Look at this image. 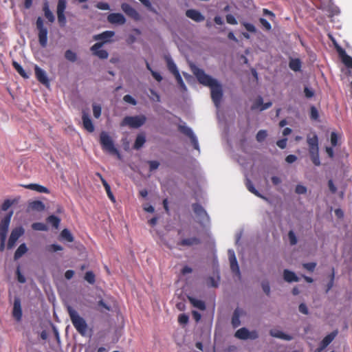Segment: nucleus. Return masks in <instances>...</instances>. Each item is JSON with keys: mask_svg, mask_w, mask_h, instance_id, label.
Masks as SVG:
<instances>
[{"mask_svg": "<svg viewBox=\"0 0 352 352\" xmlns=\"http://www.w3.org/2000/svg\"><path fill=\"white\" fill-rule=\"evenodd\" d=\"M191 70L200 84L210 88L211 98L214 105L219 107L223 94L221 84L217 79L208 75L203 69L195 65L191 66Z\"/></svg>", "mask_w": 352, "mask_h": 352, "instance_id": "f257e3e1", "label": "nucleus"}, {"mask_svg": "<svg viewBox=\"0 0 352 352\" xmlns=\"http://www.w3.org/2000/svg\"><path fill=\"white\" fill-rule=\"evenodd\" d=\"M72 322L76 329L82 336L85 335L87 331V324L84 318H82L78 313L74 310L71 306L67 307Z\"/></svg>", "mask_w": 352, "mask_h": 352, "instance_id": "f03ea898", "label": "nucleus"}, {"mask_svg": "<svg viewBox=\"0 0 352 352\" xmlns=\"http://www.w3.org/2000/svg\"><path fill=\"white\" fill-rule=\"evenodd\" d=\"M100 142L104 151L111 154H115L118 158H120V155L118 151L114 146L111 138L107 132H101L100 135Z\"/></svg>", "mask_w": 352, "mask_h": 352, "instance_id": "7ed1b4c3", "label": "nucleus"}, {"mask_svg": "<svg viewBox=\"0 0 352 352\" xmlns=\"http://www.w3.org/2000/svg\"><path fill=\"white\" fill-rule=\"evenodd\" d=\"M146 120V118L144 115L135 116H126L120 123L121 126H128L130 128H139L142 126Z\"/></svg>", "mask_w": 352, "mask_h": 352, "instance_id": "20e7f679", "label": "nucleus"}, {"mask_svg": "<svg viewBox=\"0 0 352 352\" xmlns=\"http://www.w3.org/2000/svg\"><path fill=\"white\" fill-rule=\"evenodd\" d=\"M234 336L240 340H255L258 334L256 331H250L247 328L242 327L235 332Z\"/></svg>", "mask_w": 352, "mask_h": 352, "instance_id": "39448f33", "label": "nucleus"}, {"mask_svg": "<svg viewBox=\"0 0 352 352\" xmlns=\"http://www.w3.org/2000/svg\"><path fill=\"white\" fill-rule=\"evenodd\" d=\"M166 63H167V66H168L169 71L173 74L178 84L181 86L182 88H183L184 90H186V85H185V84L182 78V76L177 68V66L175 64V63L173 62V60L170 58L167 57Z\"/></svg>", "mask_w": 352, "mask_h": 352, "instance_id": "423d86ee", "label": "nucleus"}, {"mask_svg": "<svg viewBox=\"0 0 352 352\" xmlns=\"http://www.w3.org/2000/svg\"><path fill=\"white\" fill-rule=\"evenodd\" d=\"M12 214V212H10L5 217L1 219L0 223V239H2L3 240L7 236V232Z\"/></svg>", "mask_w": 352, "mask_h": 352, "instance_id": "0eeeda50", "label": "nucleus"}, {"mask_svg": "<svg viewBox=\"0 0 352 352\" xmlns=\"http://www.w3.org/2000/svg\"><path fill=\"white\" fill-rule=\"evenodd\" d=\"M24 233V229L22 227H18L12 230L11 234L10 236L8 248L9 249H12L19 238L22 236Z\"/></svg>", "mask_w": 352, "mask_h": 352, "instance_id": "6e6552de", "label": "nucleus"}, {"mask_svg": "<svg viewBox=\"0 0 352 352\" xmlns=\"http://www.w3.org/2000/svg\"><path fill=\"white\" fill-rule=\"evenodd\" d=\"M102 45L103 43H96L91 47L90 50L94 56L99 58L107 59L109 57V54L106 50L101 49Z\"/></svg>", "mask_w": 352, "mask_h": 352, "instance_id": "1a4fd4ad", "label": "nucleus"}, {"mask_svg": "<svg viewBox=\"0 0 352 352\" xmlns=\"http://www.w3.org/2000/svg\"><path fill=\"white\" fill-rule=\"evenodd\" d=\"M122 11L135 21L140 20L141 17L138 12L128 3H122L121 6Z\"/></svg>", "mask_w": 352, "mask_h": 352, "instance_id": "9d476101", "label": "nucleus"}, {"mask_svg": "<svg viewBox=\"0 0 352 352\" xmlns=\"http://www.w3.org/2000/svg\"><path fill=\"white\" fill-rule=\"evenodd\" d=\"M82 125L85 130L89 133L94 131V126L88 113L83 110L82 112Z\"/></svg>", "mask_w": 352, "mask_h": 352, "instance_id": "9b49d317", "label": "nucleus"}, {"mask_svg": "<svg viewBox=\"0 0 352 352\" xmlns=\"http://www.w3.org/2000/svg\"><path fill=\"white\" fill-rule=\"evenodd\" d=\"M107 21L111 24L124 25L126 23V19L122 14L111 13L107 16Z\"/></svg>", "mask_w": 352, "mask_h": 352, "instance_id": "f8f14e48", "label": "nucleus"}, {"mask_svg": "<svg viewBox=\"0 0 352 352\" xmlns=\"http://www.w3.org/2000/svg\"><path fill=\"white\" fill-rule=\"evenodd\" d=\"M115 32L113 31H104L101 34H96L93 36L95 41H102L103 45L106 43L111 41V39L114 36Z\"/></svg>", "mask_w": 352, "mask_h": 352, "instance_id": "ddd939ff", "label": "nucleus"}, {"mask_svg": "<svg viewBox=\"0 0 352 352\" xmlns=\"http://www.w3.org/2000/svg\"><path fill=\"white\" fill-rule=\"evenodd\" d=\"M186 15L187 17L196 22H201L205 19L204 16L199 11L194 9L188 10L186 12Z\"/></svg>", "mask_w": 352, "mask_h": 352, "instance_id": "4468645a", "label": "nucleus"}, {"mask_svg": "<svg viewBox=\"0 0 352 352\" xmlns=\"http://www.w3.org/2000/svg\"><path fill=\"white\" fill-rule=\"evenodd\" d=\"M228 256L232 271L237 275H239V267L234 254V252L231 250H228Z\"/></svg>", "mask_w": 352, "mask_h": 352, "instance_id": "2eb2a0df", "label": "nucleus"}, {"mask_svg": "<svg viewBox=\"0 0 352 352\" xmlns=\"http://www.w3.org/2000/svg\"><path fill=\"white\" fill-rule=\"evenodd\" d=\"M34 71L36 77L38 79V80L43 85H48L49 80L47 77L45 72L37 65H35Z\"/></svg>", "mask_w": 352, "mask_h": 352, "instance_id": "dca6fc26", "label": "nucleus"}, {"mask_svg": "<svg viewBox=\"0 0 352 352\" xmlns=\"http://www.w3.org/2000/svg\"><path fill=\"white\" fill-rule=\"evenodd\" d=\"M272 102H268L263 103V98L261 97L257 98L252 106V109H256L259 111H263L272 106Z\"/></svg>", "mask_w": 352, "mask_h": 352, "instance_id": "f3484780", "label": "nucleus"}, {"mask_svg": "<svg viewBox=\"0 0 352 352\" xmlns=\"http://www.w3.org/2000/svg\"><path fill=\"white\" fill-rule=\"evenodd\" d=\"M270 334L271 336L276 338H279L284 340H291L292 339V337L283 331L273 329L270 331Z\"/></svg>", "mask_w": 352, "mask_h": 352, "instance_id": "a211bd4d", "label": "nucleus"}, {"mask_svg": "<svg viewBox=\"0 0 352 352\" xmlns=\"http://www.w3.org/2000/svg\"><path fill=\"white\" fill-rule=\"evenodd\" d=\"M13 316L17 320H20L22 316V311L21 306V301L19 298H15L14 301L13 307Z\"/></svg>", "mask_w": 352, "mask_h": 352, "instance_id": "6ab92c4d", "label": "nucleus"}, {"mask_svg": "<svg viewBox=\"0 0 352 352\" xmlns=\"http://www.w3.org/2000/svg\"><path fill=\"white\" fill-rule=\"evenodd\" d=\"M307 142L309 146V151L318 150V139L316 135H308Z\"/></svg>", "mask_w": 352, "mask_h": 352, "instance_id": "aec40b11", "label": "nucleus"}, {"mask_svg": "<svg viewBox=\"0 0 352 352\" xmlns=\"http://www.w3.org/2000/svg\"><path fill=\"white\" fill-rule=\"evenodd\" d=\"M181 130L184 133L186 134L188 136L190 137V138L191 139L192 143L194 145L195 148L199 149V144H198L197 139L196 136L195 135V134L193 133L191 129H190L188 127L184 126V127H182Z\"/></svg>", "mask_w": 352, "mask_h": 352, "instance_id": "412c9836", "label": "nucleus"}, {"mask_svg": "<svg viewBox=\"0 0 352 352\" xmlns=\"http://www.w3.org/2000/svg\"><path fill=\"white\" fill-rule=\"evenodd\" d=\"M284 280L287 283L298 282L299 280L296 274L289 270H285L283 273Z\"/></svg>", "mask_w": 352, "mask_h": 352, "instance_id": "4be33fe9", "label": "nucleus"}, {"mask_svg": "<svg viewBox=\"0 0 352 352\" xmlns=\"http://www.w3.org/2000/svg\"><path fill=\"white\" fill-rule=\"evenodd\" d=\"M38 30V42L43 47H45L47 44V28H44Z\"/></svg>", "mask_w": 352, "mask_h": 352, "instance_id": "5701e85b", "label": "nucleus"}, {"mask_svg": "<svg viewBox=\"0 0 352 352\" xmlns=\"http://www.w3.org/2000/svg\"><path fill=\"white\" fill-rule=\"evenodd\" d=\"M23 187L38 192L49 193V190L46 187L37 184H30L28 185H23Z\"/></svg>", "mask_w": 352, "mask_h": 352, "instance_id": "b1692460", "label": "nucleus"}, {"mask_svg": "<svg viewBox=\"0 0 352 352\" xmlns=\"http://www.w3.org/2000/svg\"><path fill=\"white\" fill-rule=\"evenodd\" d=\"M243 310L240 309H236L234 310L232 318V324L234 328L239 327L241 324L240 317L243 315Z\"/></svg>", "mask_w": 352, "mask_h": 352, "instance_id": "393cba45", "label": "nucleus"}, {"mask_svg": "<svg viewBox=\"0 0 352 352\" xmlns=\"http://www.w3.org/2000/svg\"><path fill=\"white\" fill-rule=\"evenodd\" d=\"M338 52L344 64L348 67L352 68V58L347 55L342 50H339Z\"/></svg>", "mask_w": 352, "mask_h": 352, "instance_id": "a878e982", "label": "nucleus"}, {"mask_svg": "<svg viewBox=\"0 0 352 352\" xmlns=\"http://www.w3.org/2000/svg\"><path fill=\"white\" fill-rule=\"evenodd\" d=\"M27 251H28V248L26 247V245L25 243L21 244L14 253V259L15 260L19 259L23 254H25L27 252Z\"/></svg>", "mask_w": 352, "mask_h": 352, "instance_id": "bb28decb", "label": "nucleus"}, {"mask_svg": "<svg viewBox=\"0 0 352 352\" xmlns=\"http://www.w3.org/2000/svg\"><path fill=\"white\" fill-rule=\"evenodd\" d=\"M311 160L314 165L318 166L320 165V160L319 157V149L318 150H314V151H309Z\"/></svg>", "mask_w": 352, "mask_h": 352, "instance_id": "cd10ccee", "label": "nucleus"}, {"mask_svg": "<svg viewBox=\"0 0 352 352\" xmlns=\"http://www.w3.org/2000/svg\"><path fill=\"white\" fill-rule=\"evenodd\" d=\"M29 208L33 210L42 211L45 209V205L41 201H34L30 204Z\"/></svg>", "mask_w": 352, "mask_h": 352, "instance_id": "c85d7f7f", "label": "nucleus"}, {"mask_svg": "<svg viewBox=\"0 0 352 352\" xmlns=\"http://www.w3.org/2000/svg\"><path fill=\"white\" fill-rule=\"evenodd\" d=\"M145 142H146V138H145L144 135L138 134L136 138L134 145H133L134 148H135V149L140 148L144 145Z\"/></svg>", "mask_w": 352, "mask_h": 352, "instance_id": "c756f323", "label": "nucleus"}, {"mask_svg": "<svg viewBox=\"0 0 352 352\" xmlns=\"http://www.w3.org/2000/svg\"><path fill=\"white\" fill-rule=\"evenodd\" d=\"M289 68L295 72H298L300 69L301 63L299 59H291L289 63Z\"/></svg>", "mask_w": 352, "mask_h": 352, "instance_id": "7c9ffc66", "label": "nucleus"}, {"mask_svg": "<svg viewBox=\"0 0 352 352\" xmlns=\"http://www.w3.org/2000/svg\"><path fill=\"white\" fill-rule=\"evenodd\" d=\"M336 335V332H333L325 336L321 342V345H323V347H327L333 340Z\"/></svg>", "mask_w": 352, "mask_h": 352, "instance_id": "2f4dec72", "label": "nucleus"}, {"mask_svg": "<svg viewBox=\"0 0 352 352\" xmlns=\"http://www.w3.org/2000/svg\"><path fill=\"white\" fill-rule=\"evenodd\" d=\"M199 243V240L196 238H189L180 241L178 245H187V246H192L194 245H196Z\"/></svg>", "mask_w": 352, "mask_h": 352, "instance_id": "473e14b6", "label": "nucleus"}, {"mask_svg": "<svg viewBox=\"0 0 352 352\" xmlns=\"http://www.w3.org/2000/svg\"><path fill=\"white\" fill-rule=\"evenodd\" d=\"M43 11L45 14V16L49 20L50 22H54L55 20L54 16L53 13L49 8L47 3H45L43 7Z\"/></svg>", "mask_w": 352, "mask_h": 352, "instance_id": "72a5a7b5", "label": "nucleus"}, {"mask_svg": "<svg viewBox=\"0 0 352 352\" xmlns=\"http://www.w3.org/2000/svg\"><path fill=\"white\" fill-rule=\"evenodd\" d=\"M246 186L248 188V189L251 192H252L253 194H254L256 196L258 197H261L263 199H265L264 197H263L259 192L254 187L252 183L250 181V180H247L246 182Z\"/></svg>", "mask_w": 352, "mask_h": 352, "instance_id": "f704fd0d", "label": "nucleus"}, {"mask_svg": "<svg viewBox=\"0 0 352 352\" xmlns=\"http://www.w3.org/2000/svg\"><path fill=\"white\" fill-rule=\"evenodd\" d=\"M65 57L70 62H75L77 60L76 54L70 50H68L65 52Z\"/></svg>", "mask_w": 352, "mask_h": 352, "instance_id": "c9c22d12", "label": "nucleus"}, {"mask_svg": "<svg viewBox=\"0 0 352 352\" xmlns=\"http://www.w3.org/2000/svg\"><path fill=\"white\" fill-rule=\"evenodd\" d=\"M60 236L63 239H65L68 242H72L74 241L72 234L67 229H64L61 232Z\"/></svg>", "mask_w": 352, "mask_h": 352, "instance_id": "e433bc0d", "label": "nucleus"}, {"mask_svg": "<svg viewBox=\"0 0 352 352\" xmlns=\"http://www.w3.org/2000/svg\"><path fill=\"white\" fill-rule=\"evenodd\" d=\"M92 108H93V114H94V116L96 118H99L101 116V111H102V109H101V107L100 104H93L92 105Z\"/></svg>", "mask_w": 352, "mask_h": 352, "instance_id": "4c0bfd02", "label": "nucleus"}, {"mask_svg": "<svg viewBox=\"0 0 352 352\" xmlns=\"http://www.w3.org/2000/svg\"><path fill=\"white\" fill-rule=\"evenodd\" d=\"M67 2L65 0H58L56 13H64L66 8Z\"/></svg>", "mask_w": 352, "mask_h": 352, "instance_id": "58836bf2", "label": "nucleus"}, {"mask_svg": "<svg viewBox=\"0 0 352 352\" xmlns=\"http://www.w3.org/2000/svg\"><path fill=\"white\" fill-rule=\"evenodd\" d=\"M13 66L15 68V69L19 72V74L23 76V78H28V76L26 74L22 67L16 62H13Z\"/></svg>", "mask_w": 352, "mask_h": 352, "instance_id": "ea45409f", "label": "nucleus"}, {"mask_svg": "<svg viewBox=\"0 0 352 352\" xmlns=\"http://www.w3.org/2000/svg\"><path fill=\"white\" fill-rule=\"evenodd\" d=\"M267 133L265 130H260L256 136V140L259 142H263L267 137Z\"/></svg>", "mask_w": 352, "mask_h": 352, "instance_id": "a19ab883", "label": "nucleus"}, {"mask_svg": "<svg viewBox=\"0 0 352 352\" xmlns=\"http://www.w3.org/2000/svg\"><path fill=\"white\" fill-rule=\"evenodd\" d=\"M32 228L35 230H47V228L46 225L42 223H34L32 225Z\"/></svg>", "mask_w": 352, "mask_h": 352, "instance_id": "79ce46f5", "label": "nucleus"}, {"mask_svg": "<svg viewBox=\"0 0 352 352\" xmlns=\"http://www.w3.org/2000/svg\"><path fill=\"white\" fill-rule=\"evenodd\" d=\"M190 300L197 308H199L200 309H205V305H204V302H202L201 300H195V299L192 298H190Z\"/></svg>", "mask_w": 352, "mask_h": 352, "instance_id": "37998d69", "label": "nucleus"}, {"mask_svg": "<svg viewBox=\"0 0 352 352\" xmlns=\"http://www.w3.org/2000/svg\"><path fill=\"white\" fill-rule=\"evenodd\" d=\"M48 222L52 223L55 228H58L60 222V219L55 216H50L47 219Z\"/></svg>", "mask_w": 352, "mask_h": 352, "instance_id": "c03bdc74", "label": "nucleus"}, {"mask_svg": "<svg viewBox=\"0 0 352 352\" xmlns=\"http://www.w3.org/2000/svg\"><path fill=\"white\" fill-rule=\"evenodd\" d=\"M307 191V187L300 184L297 185L295 189V192L298 195H304Z\"/></svg>", "mask_w": 352, "mask_h": 352, "instance_id": "a18cd8bd", "label": "nucleus"}, {"mask_svg": "<svg viewBox=\"0 0 352 352\" xmlns=\"http://www.w3.org/2000/svg\"><path fill=\"white\" fill-rule=\"evenodd\" d=\"M85 279L89 283L93 284L95 282V276L91 272H87L85 274Z\"/></svg>", "mask_w": 352, "mask_h": 352, "instance_id": "49530a36", "label": "nucleus"}, {"mask_svg": "<svg viewBox=\"0 0 352 352\" xmlns=\"http://www.w3.org/2000/svg\"><path fill=\"white\" fill-rule=\"evenodd\" d=\"M123 100L132 105H135L137 104L136 100L131 95H125L123 98Z\"/></svg>", "mask_w": 352, "mask_h": 352, "instance_id": "de8ad7c7", "label": "nucleus"}, {"mask_svg": "<svg viewBox=\"0 0 352 352\" xmlns=\"http://www.w3.org/2000/svg\"><path fill=\"white\" fill-rule=\"evenodd\" d=\"M288 237L291 245H296L297 243V238L293 231H289Z\"/></svg>", "mask_w": 352, "mask_h": 352, "instance_id": "09e8293b", "label": "nucleus"}, {"mask_svg": "<svg viewBox=\"0 0 352 352\" xmlns=\"http://www.w3.org/2000/svg\"><path fill=\"white\" fill-rule=\"evenodd\" d=\"M96 8L102 10H109L110 9L109 5L105 2H99L96 4Z\"/></svg>", "mask_w": 352, "mask_h": 352, "instance_id": "8fccbe9b", "label": "nucleus"}, {"mask_svg": "<svg viewBox=\"0 0 352 352\" xmlns=\"http://www.w3.org/2000/svg\"><path fill=\"white\" fill-rule=\"evenodd\" d=\"M303 267L305 268L307 270L309 271V272H313L315 268H316V263H304L302 265Z\"/></svg>", "mask_w": 352, "mask_h": 352, "instance_id": "3c124183", "label": "nucleus"}, {"mask_svg": "<svg viewBox=\"0 0 352 352\" xmlns=\"http://www.w3.org/2000/svg\"><path fill=\"white\" fill-rule=\"evenodd\" d=\"M58 21L61 25L64 26L66 23V18L64 13H57Z\"/></svg>", "mask_w": 352, "mask_h": 352, "instance_id": "603ef678", "label": "nucleus"}, {"mask_svg": "<svg viewBox=\"0 0 352 352\" xmlns=\"http://www.w3.org/2000/svg\"><path fill=\"white\" fill-rule=\"evenodd\" d=\"M310 116H311V118L313 120H318V112L316 107H311Z\"/></svg>", "mask_w": 352, "mask_h": 352, "instance_id": "864d4df0", "label": "nucleus"}, {"mask_svg": "<svg viewBox=\"0 0 352 352\" xmlns=\"http://www.w3.org/2000/svg\"><path fill=\"white\" fill-rule=\"evenodd\" d=\"M304 93L307 98H310L314 96V91L312 89H310L307 87H305Z\"/></svg>", "mask_w": 352, "mask_h": 352, "instance_id": "5fc2aeb1", "label": "nucleus"}, {"mask_svg": "<svg viewBox=\"0 0 352 352\" xmlns=\"http://www.w3.org/2000/svg\"><path fill=\"white\" fill-rule=\"evenodd\" d=\"M262 289H263V291L264 292V293L266 295H267V296L270 295V286L269 283L263 282L262 283Z\"/></svg>", "mask_w": 352, "mask_h": 352, "instance_id": "6e6d98bb", "label": "nucleus"}, {"mask_svg": "<svg viewBox=\"0 0 352 352\" xmlns=\"http://www.w3.org/2000/svg\"><path fill=\"white\" fill-rule=\"evenodd\" d=\"M17 280L19 283H24L26 281L25 276L21 273L19 267L16 270Z\"/></svg>", "mask_w": 352, "mask_h": 352, "instance_id": "4d7b16f0", "label": "nucleus"}, {"mask_svg": "<svg viewBox=\"0 0 352 352\" xmlns=\"http://www.w3.org/2000/svg\"><path fill=\"white\" fill-rule=\"evenodd\" d=\"M226 21L229 24H232V25H236L237 24V21L236 20L234 16H232V14H228L226 16Z\"/></svg>", "mask_w": 352, "mask_h": 352, "instance_id": "13d9d810", "label": "nucleus"}, {"mask_svg": "<svg viewBox=\"0 0 352 352\" xmlns=\"http://www.w3.org/2000/svg\"><path fill=\"white\" fill-rule=\"evenodd\" d=\"M194 210L197 214L200 216L206 215L204 210L199 206H194Z\"/></svg>", "mask_w": 352, "mask_h": 352, "instance_id": "bf43d9fd", "label": "nucleus"}, {"mask_svg": "<svg viewBox=\"0 0 352 352\" xmlns=\"http://www.w3.org/2000/svg\"><path fill=\"white\" fill-rule=\"evenodd\" d=\"M243 25L248 31L251 32H256V28L253 24L248 23H243Z\"/></svg>", "mask_w": 352, "mask_h": 352, "instance_id": "052dcab7", "label": "nucleus"}, {"mask_svg": "<svg viewBox=\"0 0 352 352\" xmlns=\"http://www.w3.org/2000/svg\"><path fill=\"white\" fill-rule=\"evenodd\" d=\"M105 188V190L107 192V196L109 197V198L113 201V202H115L116 201V199H115V197L111 190V187L110 186H106Z\"/></svg>", "mask_w": 352, "mask_h": 352, "instance_id": "680f3d73", "label": "nucleus"}, {"mask_svg": "<svg viewBox=\"0 0 352 352\" xmlns=\"http://www.w3.org/2000/svg\"><path fill=\"white\" fill-rule=\"evenodd\" d=\"M260 22L261 23V25L267 30H271V25L270 23L265 19H263V18H261L260 19Z\"/></svg>", "mask_w": 352, "mask_h": 352, "instance_id": "e2e57ef3", "label": "nucleus"}, {"mask_svg": "<svg viewBox=\"0 0 352 352\" xmlns=\"http://www.w3.org/2000/svg\"><path fill=\"white\" fill-rule=\"evenodd\" d=\"M148 164L150 166V170L151 171L156 170L160 166V163L157 161H149Z\"/></svg>", "mask_w": 352, "mask_h": 352, "instance_id": "0e129e2a", "label": "nucleus"}, {"mask_svg": "<svg viewBox=\"0 0 352 352\" xmlns=\"http://www.w3.org/2000/svg\"><path fill=\"white\" fill-rule=\"evenodd\" d=\"M338 135L335 132H332L331 134V143L333 146H336L338 144Z\"/></svg>", "mask_w": 352, "mask_h": 352, "instance_id": "69168bd1", "label": "nucleus"}, {"mask_svg": "<svg viewBox=\"0 0 352 352\" xmlns=\"http://www.w3.org/2000/svg\"><path fill=\"white\" fill-rule=\"evenodd\" d=\"M178 321L180 324H186L188 321V317L184 314H182L179 316Z\"/></svg>", "mask_w": 352, "mask_h": 352, "instance_id": "338daca9", "label": "nucleus"}, {"mask_svg": "<svg viewBox=\"0 0 352 352\" xmlns=\"http://www.w3.org/2000/svg\"><path fill=\"white\" fill-rule=\"evenodd\" d=\"M36 25V28L38 30H41V29L46 28L45 27H44L43 21V19L41 17H38L37 19Z\"/></svg>", "mask_w": 352, "mask_h": 352, "instance_id": "774afa93", "label": "nucleus"}]
</instances>
